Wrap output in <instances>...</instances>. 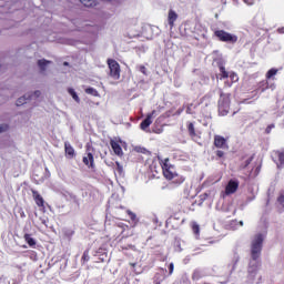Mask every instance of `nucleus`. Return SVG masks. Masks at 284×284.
<instances>
[{
	"instance_id": "obj_1",
	"label": "nucleus",
	"mask_w": 284,
	"mask_h": 284,
	"mask_svg": "<svg viewBox=\"0 0 284 284\" xmlns=\"http://www.w3.org/2000/svg\"><path fill=\"white\" fill-rule=\"evenodd\" d=\"M162 174L166 181H172L174 185L185 183V176L176 173V166L170 163V158L161 161Z\"/></svg>"
},
{
	"instance_id": "obj_2",
	"label": "nucleus",
	"mask_w": 284,
	"mask_h": 284,
	"mask_svg": "<svg viewBox=\"0 0 284 284\" xmlns=\"http://www.w3.org/2000/svg\"><path fill=\"white\" fill-rule=\"evenodd\" d=\"M261 252H263V234L258 233L251 243V258L258 261L261 258Z\"/></svg>"
},
{
	"instance_id": "obj_3",
	"label": "nucleus",
	"mask_w": 284,
	"mask_h": 284,
	"mask_svg": "<svg viewBox=\"0 0 284 284\" xmlns=\"http://www.w3.org/2000/svg\"><path fill=\"white\" fill-rule=\"evenodd\" d=\"M231 93H224L220 90V99L217 101V108L221 116H226L230 113Z\"/></svg>"
},
{
	"instance_id": "obj_4",
	"label": "nucleus",
	"mask_w": 284,
	"mask_h": 284,
	"mask_svg": "<svg viewBox=\"0 0 284 284\" xmlns=\"http://www.w3.org/2000/svg\"><path fill=\"white\" fill-rule=\"evenodd\" d=\"M214 37L219 39V41H222L223 43H236L239 41V37L225 31V30H215Z\"/></svg>"
},
{
	"instance_id": "obj_5",
	"label": "nucleus",
	"mask_w": 284,
	"mask_h": 284,
	"mask_svg": "<svg viewBox=\"0 0 284 284\" xmlns=\"http://www.w3.org/2000/svg\"><path fill=\"white\" fill-rule=\"evenodd\" d=\"M106 63L110 70L109 77L115 81H119V79H121V64H119V62L114 59H108Z\"/></svg>"
},
{
	"instance_id": "obj_6",
	"label": "nucleus",
	"mask_w": 284,
	"mask_h": 284,
	"mask_svg": "<svg viewBox=\"0 0 284 284\" xmlns=\"http://www.w3.org/2000/svg\"><path fill=\"white\" fill-rule=\"evenodd\" d=\"M213 145L217 148L219 150H229L227 145V139H225L222 135H214V142Z\"/></svg>"
},
{
	"instance_id": "obj_7",
	"label": "nucleus",
	"mask_w": 284,
	"mask_h": 284,
	"mask_svg": "<svg viewBox=\"0 0 284 284\" xmlns=\"http://www.w3.org/2000/svg\"><path fill=\"white\" fill-rule=\"evenodd\" d=\"M110 145L115 154V156H123V149L121 148V140H110Z\"/></svg>"
},
{
	"instance_id": "obj_8",
	"label": "nucleus",
	"mask_w": 284,
	"mask_h": 284,
	"mask_svg": "<svg viewBox=\"0 0 284 284\" xmlns=\"http://www.w3.org/2000/svg\"><path fill=\"white\" fill-rule=\"evenodd\" d=\"M239 180H230L225 186V194H235V192L239 190Z\"/></svg>"
},
{
	"instance_id": "obj_9",
	"label": "nucleus",
	"mask_w": 284,
	"mask_h": 284,
	"mask_svg": "<svg viewBox=\"0 0 284 284\" xmlns=\"http://www.w3.org/2000/svg\"><path fill=\"white\" fill-rule=\"evenodd\" d=\"M156 115V110H153L151 113H148L146 118L140 123L141 130H146L150 128V124L152 123V119Z\"/></svg>"
},
{
	"instance_id": "obj_10",
	"label": "nucleus",
	"mask_w": 284,
	"mask_h": 284,
	"mask_svg": "<svg viewBox=\"0 0 284 284\" xmlns=\"http://www.w3.org/2000/svg\"><path fill=\"white\" fill-rule=\"evenodd\" d=\"M82 162L87 168H91V170H94V154L92 152H87L85 156H83Z\"/></svg>"
},
{
	"instance_id": "obj_11",
	"label": "nucleus",
	"mask_w": 284,
	"mask_h": 284,
	"mask_svg": "<svg viewBox=\"0 0 284 284\" xmlns=\"http://www.w3.org/2000/svg\"><path fill=\"white\" fill-rule=\"evenodd\" d=\"M217 68L220 71L217 79L220 81H223V79H230V72L227 70H225V65L223 64V62H219Z\"/></svg>"
},
{
	"instance_id": "obj_12",
	"label": "nucleus",
	"mask_w": 284,
	"mask_h": 284,
	"mask_svg": "<svg viewBox=\"0 0 284 284\" xmlns=\"http://www.w3.org/2000/svg\"><path fill=\"white\" fill-rule=\"evenodd\" d=\"M118 229L121 230L120 234L122 235V239H128V237L132 236V234H133L130 226H128L123 223L118 224Z\"/></svg>"
},
{
	"instance_id": "obj_13",
	"label": "nucleus",
	"mask_w": 284,
	"mask_h": 284,
	"mask_svg": "<svg viewBox=\"0 0 284 284\" xmlns=\"http://www.w3.org/2000/svg\"><path fill=\"white\" fill-rule=\"evenodd\" d=\"M32 196L33 200L36 202V204L38 205V207H45V200H43V196H41L40 193H38V191L32 190Z\"/></svg>"
},
{
	"instance_id": "obj_14",
	"label": "nucleus",
	"mask_w": 284,
	"mask_h": 284,
	"mask_svg": "<svg viewBox=\"0 0 284 284\" xmlns=\"http://www.w3.org/2000/svg\"><path fill=\"white\" fill-rule=\"evenodd\" d=\"M265 90H270V81L262 80L256 84L255 92H265Z\"/></svg>"
},
{
	"instance_id": "obj_15",
	"label": "nucleus",
	"mask_w": 284,
	"mask_h": 284,
	"mask_svg": "<svg viewBox=\"0 0 284 284\" xmlns=\"http://www.w3.org/2000/svg\"><path fill=\"white\" fill-rule=\"evenodd\" d=\"M176 19H179V14H176V11L172 9L169 10L168 21H169L170 28H174V22L176 21Z\"/></svg>"
},
{
	"instance_id": "obj_16",
	"label": "nucleus",
	"mask_w": 284,
	"mask_h": 284,
	"mask_svg": "<svg viewBox=\"0 0 284 284\" xmlns=\"http://www.w3.org/2000/svg\"><path fill=\"white\" fill-rule=\"evenodd\" d=\"M229 79L231 80V82H224L225 88H232L233 83H239V74H236L235 72H230Z\"/></svg>"
},
{
	"instance_id": "obj_17",
	"label": "nucleus",
	"mask_w": 284,
	"mask_h": 284,
	"mask_svg": "<svg viewBox=\"0 0 284 284\" xmlns=\"http://www.w3.org/2000/svg\"><path fill=\"white\" fill-rule=\"evenodd\" d=\"M64 152L69 159H74V148L72 144H70V142L64 143Z\"/></svg>"
},
{
	"instance_id": "obj_18",
	"label": "nucleus",
	"mask_w": 284,
	"mask_h": 284,
	"mask_svg": "<svg viewBox=\"0 0 284 284\" xmlns=\"http://www.w3.org/2000/svg\"><path fill=\"white\" fill-rule=\"evenodd\" d=\"M186 128H187V132H189V135L191 136V139L199 138V133H196V128H194V123L187 122Z\"/></svg>"
},
{
	"instance_id": "obj_19",
	"label": "nucleus",
	"mask_w": 284,
	"mask_h": 284,
	"mask_svg": "<svg viewBox=\"0 0 284 284\" xmlns=\"http://www.w3.org/2000/svg\"><path fill=\"white\" fill-rule=\"evenodd\" d=\"M256 272H258V264L257 262L255 264H251L248 267V276L252 281V283L254 282V276H256Z\"/></svg>"
},
{
	"instance_id": "obj_20",
	"label": "nucleus",
	"mask_w": 284,
	"mask_h": 284,
	"mask_svg": "<svg viewBox=\"0 0 284 284\" xmlns=\"http://www.w3.org/2000/svg\"><path fill=\"white\" fill-rule=\"evenodd\" d=\"M26 243H28L29 247H34V245H37V241H34V239H32V235L30 234H24L23 236Z\"/></svg>"
},
{
	"instance_id": "obj_21",
	"label": "nucleus",
	"mask_w": 284,
	"mask_h": 284,
	"mask_svg": "<svg viewBox=\"0 0 284 284\" xmlns=\"http://www.w3.org/2000/svg\"><path fill=\"white\" fill-rule=\"evenodd\" d=\"M50 63H52V61H48V60H45V59L39 60V61H38V65H39L41 72H45V68H47L48 65H50Z\"/></svg>"
},
{
	"instance_id": "obj_22",
	"label": "nucleus",
	"mask_w": 284,
	"mask_h": 284,
	"mask_svg": "<svg viewBox=\"0 0 284 284\" xmlns=\"http://www.w3.org/2000/svg\"><path fill=\"white\" fill-rule=\"evenodd\" d=\"M278 74V69H271L266 72V81H270L273 77H276Z\"/></svg>"
},
{
	"instance_id": "obj_23",
	"label": "nucleus",
	"mask_w": 284,
	"mask_h": 284,
	"mask_svg": "<svg viewBox=\"0 0 284 284\" xmlns=\"http://www.w3.org/2000/svg\"><path fill=\"white\" fill-rule=\"evenodd\" d=\"M85 8H94L97 6V0H80Z\"/></svg>"
},
{
	"instance_id": "obj_24",
	"label": "nucleus",
	"mask_w": 284,
	"mask_h": 284,
	"mask_svg": "<svg viewBox=\"0 0 284 284\" xmlns=\"http://www.w3.org/2000/svg\"><path fill=\"white\" fill-rule=\"evenodd\" d=\"M126 214L130 217V220L132 221V223H134V225H136V223H139V219H136V214L130 210H126Z\"/></svg>"
},
{
	"instance_id": "obj_25",
	"label": "nucleus",
	"mask_w": 284,
	"mask_h": 284,
	"mask_svg": "<svg viewBox=\"0 0 284 284\" xmlns=\"http://www.w3.org/2000/svg\"><path fill=\"white\" fill-rule=\"evenodd\" d=\"M252 161H254V155L245 160V162L240 165V169L245 170L252 163Z\"/></svg>"
},
{
	"instance_id": "obj_26",
	"label": "nucleus",
	"mask_w": 284,
	"mask_h": 284,
	"mask_svg": "<svg viewBox=\"0 0 284 284\" xmlns=\"http://www.w3.org/2000/svg\"><path fill=\"white\" fill-rule=\"evenodd\" d=\"M68 92H69V94L72 97V99H74V100L77 101V103H79V101H81V100L79 99V95L77 94V91H74V89L69 88V89H68Z\"/></svg>"
},
{
	"instance_id": "obj_27",
	"label": "nucleus",
	"mask_w": 284,
	"mask_h": 284,
	"mask_svg": "<svg viewBox=\"0 0 284 284\" xmlns=\"http://www.w3.org/2000/svg\"><path fill=\"white\" fill-rule=\"evenodd\" d=\"M192 232L193 234H195L196 236H199V234H201V227L199 226V224L193 223L192 224Z\"/></svg>"
},
{
	"instance_id": "obj_28",
	"label": "nucleus",
	"mask_w": 284,
	"mask_h": 284,
	"mask_svg": "<svg viewBox=\"0 0 284 284\" xmlns=\"http://www.w3.org/2000/svg\"><path fill=\"white\" fill-rule=\"evenodd\" d=\"M81 261L83 262V263H88V261H90V251H84L83 252V255H82V257H81Z\"/></svg>"
},
{
	"instance_id": "obj_29",
	"label": "nucleus",
	"mask_w": 284,
	"mask_h": 284,
	"mask_svg": "<svg viewBox=\"0 0 284 284\" xmlns=\"http://www.w3.org/2000/svg\"><path fill=\"white\" fill-rule=\"evenodd\" d=\"M28 102V98L21 97L17 100L16 105H26V103Z\"/></svg>"
},
{
	"instance_id": "obj_30",
	"label": "nucleus",
	"mask_w": 284,
	"mask_h": 284,
	"mask_svg": "<svg viewBox=\"0 0 284 284\" xmlns=\"http://www.w3.org/2000/svg\"><path fill=\"white\" fill-rule=\"evenodd\" d=\"M85 93L87 94H92V97H97V94H99V92L94 88H87Z\"/></svg>"
},
{
	"instance_id": "obj_31",
	"label": "nucleus",
	"mask_w": 284,
	"mask_h": 284,
	"mask_svg": "<svg viewBox=\"0 0 284 284\" xmlns=\"http://www.w3.org/2000/svg\"><path fill=\"white\" fill-rule=\"evenodd\" d=\"M277 203H280V205H282V207H284V192L283 191L280 193V196L277 197Z\"/></svg>"
},
{
	"instance_id": "obj_32",
	"label": "nucleus",
	"mask_w": 284,
	"mask_h": 284,
	"mask_svg": "<svg viewBox=\"0 0 284 284\" xmlns=\"http://www.w3.org/2000/svg\"><path fill=\"white\" fill-rule=\"evenodd\" d=\"M115 168L119 174H123V165H121V162L116 161L115 162Z\"/></svg>"
},
{
	"instance_id": "obj_33",
	"label": "nucleus",
	"mask_w": 284,
	"mask_h": 284,
	"mask_svg": "<svg viewBox=\"0 0 284 284\" xmlns=\"http://www.w3.org/2000/svg\"><path fill=\"white\" fill-rule=\"evenodd\" d=\"M277 159L281 163V165L284 164V151L277 153Z\"/></svg>"
},
{
	"instance_id": "obj_34",
	"label": "nucleus",
	"mask_w": 284,
	"mask_h": 284,
	"mask_svg": "<svg viewBox=\"0 0 284 284\" xmlns=\"http://www.w3.org/2000/svg\"><path fill=\"white\" fill-rule=\"evenodd\" d=\"M217 159H225V152L224 151H221V150H217L215 152Z\"/></svg>"
},
{
	"instance_id": "obj_35",
	"label": "nucleus",
	"mask_w": 284,
	"mask_h": 284,
	"mask_svg": "<svg viewBox=\"0 0 284 284\" xmlns=\"http://www.w3.org/2000/svg\"><path fill=\"white\" fill-rule=\"evenodd\" d=\"M139 71L144 74V75H148V69L145 68V65H140L139 67Z\"/></svg>"
},
{
	"instance_id": "obj_36",
	"label": "nucleus",
	"mask_w": 284,
	"mask_h": 284,
	"mask_svg": "<svg viewBox=\"0 0 284 284\" xmlns=\"http://www.w3.org/2000/svg\"><path fill=\"white\" fill-rule=\"evenodd\" d=\"M9 128L10 126L8 124H0V134H1V132H8Z\"/></svg>"
},
{
	"instance_id": "obj_37",
	"label": "nucleus",
	"mask_w": 284,
	"mask_h": 284,
	"mask_svg": "<svg viewBox=\"0 0 284 284\" xmlns=\"http://www.w3.org/2000/svg\"><path fill=\"white\" fill-rule=\"evenodd\" d=\"M135 152H140L141 154H145V152H148V149L141 148V146H136L135 148Z\"/></svg>"
},
{
	"instance_id": "obj_38",
	"label": "nucleus",
	"mask_w": 284,
	"mask_h": 284,
	"mask_svg": "<svg viewBox=\"0 0 284 284\" xmlns=\"http://www.w3.org/2000/svg\"><path fill=\"white\" fill-rule=\"evenodd\" d=\"M174 274V263L169 264V276H172Z\"/></svg>"
},
{
	"instance_id": "obj_39",
	"label": "nucleus",
	"mask_w": 284,
	"mask_h": 284,
	"mask_svg": "<svg viewBox=\"0 0 284 284\" xmlns=\"http://www.w3.org/2000/svg\"><path fill=\"white\" fill-rule=\"evenodd\" d=\"M186 114H192V104L186 106Z\"/></svg>"
},
{
	"instance_id": "obj_40",
	"label": "nucleus",
	"mask_w": 284,
	"mask_h": 284,
	"mask_svg": "<svg viewBox=\"0 0 284 284\" xmlns=\"http://www.w3.org/2000/svg\"><path fill=\"white\" fill-rule=\"evenodd\" d=\"M34 97H37V98L41 97V91H36Z\"/></svg>"
},
{
	"instance_id": "obj_41",
	"label": "nucleus",
	"mask_w": 284,
	"mask_h": 284,
	"mask_svg": "<svg viewBox=\"0 0 284 284\" xmlns=\"http://www.w3.org/2000/svg\"><path fill=\"white\" fill-rule=\"evenodd\" d=\"M255 172H256V174H258V173L261 172V166H257V168L255 169Z\"/></svg>"
},
{
	"instance_id": "obj_42",
	"label": "nucleus",
	"mask_w": 284,
	"mask_h": 284,
	"mask_svg": "<svg viewBox=\"0 0 284 284\" xmlns=\"http://www.w3.org/2000/svg\"><path fill=\"white\" fill-rule=\"evenodd\" d=\"M243 1H244V3H247L248 6L251 4L250 0H243Z\"/></svg>"
},
{
	"instance_id": "obj_43",
	"label": "nucleus",
	"mask_w": 284,
	"mask_h": 284,
	"mask_svg": "<svg viewBox=\"0 0 284 284\" xmlns=\"http://www.w3.org/2000/svg\"><path fill=\"white\" fill-rule=\"evenodd\" d=\"M181 112H183V109L178 110V114H181Z\"/></svg>"
},
{
	"instance_id": "obj_44",
	"label": "nucleus",
	"mask_w": 284,
	"mask_h": 284,
	"mask_svg": "<svg viewBox=\"0 0 284 284\" xmlns=\"http://www.w3.org/2000/svg\"><path fill=\"white\" fill-rule=\"evenodd\" d=\"M166 223H172V217H170V219L166 221Z\"/></svg>"
},
{
	"instance_id": "obj_45",
	"label": "nucleus",
	"mask_w": 284,
	"mask_h": 284,
	"mask_svg": "<svg viewBox=\"0 0 284 284\" xmlns=\"http://www.w3.org/2000/svg\"><path fill=\"white\" fill-rule=\"evenodd\" d=\"M278 32H282V33H283V32H284V28H282V29H278Z\"/></svg>"
},
{
	"instance_id": "obj_46",
	"label": "nucleus",
	"mask_w": 284,
	"mask_h": 284,
	"mask_svg": "<svg viewBox=\"0 0 284 284\" xmlns=\"http://www.w3.org/2000/svg\"><path fill=\"white\" fill-rule=\"evenodd\" d=\"M64 65H68V62H64Z\"/></svg>"
},
{
	"instance_id": "obj_47",
	"label": "nucleus",
	"mask_w": 284,
	"mask_h": 284,
	"mask_svg": "<svg viewBox=\"0 0 284 284\" xmlns=\"http://www.w3.org/2000/svg\"><path fill=\"white\" fill-rule=\"evenodd\" d=\"M241 225H243V222H240Z\"/></svg>"
},
{
	"instance_id": "obj_48",
	"label": "nucleus",
	"mask_w": 284,
	"mask_h": 284,
	"mask_svg": "<svg viewBox=\"0 0 284 284\" xmlns=\"http://www.w3.org/2000/svg\"><path fill=\"white\" fill-rule=\"evenodd\" d=\"M106 1H112V0H106Z\"/></svg>"
},
{
	"instance_id": "obj_49",
	"label": "nucleus",
	"mask_w": 284,
	"mask_h": 284,
	"mask_svg": "<svg viewBox=\"0 0 284 284\" xmlns=\"http://www.w3.org/2000/svg\"><path fill=\"white\" fill-rule=\"evenodd\" d=\"M156 284H161V283H156Z\"/></svg>"
}]
</instances>
